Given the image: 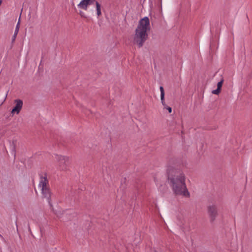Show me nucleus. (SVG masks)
Listing matches in <instances>:
<instances>
[{
    "label": "nucleus",
    "mask_w": 252,
    "mask_h": 252,
    "mask_svg": "<svg viewBox=\"0 0 252 252\" xmlns=\"http://www.w3.org/2000/svg\"><path fill=\"white\" fill-rule=\"evenodd\" d=\"M55 160L57 161H60V160H61L62 159V156H59L58 155H55Z\"/></svg>",
    "instance_id": "9d476101"
},
{
    "label": "nucleus",
    "mask_w": 252,
    "mask_h": 252,
    "mask_svg": "<svg viewBox=\"0 0 252 252\" xmlns=\"http://www.w3.org/2000/svg\"><path fill=\"white\" fill-rule=\"evenodd\" d=\"M164 108L166 109L169 113H171L172 112V108L170 107H168L167 105L164 107Z\"/></svg>",
    "instance_id": "9b49d317"
},
{
    "label": "nucleus",
    "mask_w": 252,
    "mask_h": 252,
    "mask_svg": "<svg viewBox=\"0 0 252 252\" xmlns=\"http://www.w3.org/2000/svg\"><path fill=\"white\" fill-rule=\"evenodd\" d=\"M168 180L174 192L178 195L189 198L190 193L186 185V178L184 174L176 168L169 165L167 169Z\"/></svg>",
    "instance_id": "f257e3e1"
},
{
    "label": "nucleus",
    "mask_w": 252,
    "mask_h": 252,
    "mask_svg": "<svg viewBox=\"0 0 252 252\" xmlns=\"http://www.w3.org/2000/svg\"><path fill=\"white\" fill-rule=\"evenodd\" d=\"M14 106L11 111V114L14 115L15 114H18L23 105V102L21 99H16L14 100Z\"/></svg>",
    "instance_id": "423d86ee"
},
{
    "label": "nucleus",
    "mask_w": 252,
    "mask_h": 252,
    "mask_svg": "<svg viewBox=\"0 0 252 252\" xmlns=\"http://www.w3.org/2000/svg\"><path fill=\"white\" fill-rule=\"evenodd\" d=\"M38 188L41 191L42 198L46 199L49 203H50L51 191L48 184V181L46 176L40 177Z\"/></svg>",
    "instance_id": "7ed1b4c3"
},
{
    "label": "nucleus",
    "mask_w": 252,
    "mask_h": 252,
    "mask_svg": "<svg viewBox=\"0 0 252 252\" xmlns=\"http://www.w3.org/2000/svg\"><path fill=\"white\" fill-rule=\"evenodd\" d=\"M150 30L151 26L148 17H145L141 19L139 21L135 30L134 43L137 44L139 47L142 46L148 38V33Z\"/></svg>",
    "instance_id": "f03ea898"
},
{
    "label": "nucleus",
    "mask_w": 252,
    "mask_h": 252,
    "mask_svg": "<svg viewBox=\"0 0 252 252\" xmlns=\"http://www.w3.org/2000/svg\"><path fill=\"white\" fill-rule=\"evenodd\" d=\"M80 14L81 15V17H85L84 15V13L82 12H80Z\"/></svg>",
    "instance_id": "f8f14e48"
},
{
    "label": "nucleus",
    "mask_w": 252,
    "mask_h": 252,
    "mask_svg": "<svg viewBox=\"0 0 252 252\" xmlns=\"http://www.w3.org/2000/svg\"><path fill=\"white\" fill-rule=\"evenodd\" d=\"M95 4L97 16H99L101 14L100 4L95 0H82L77 5L79 9L84 10H87L89 7Z\"/></svg>",
    "instance_id": "20e7f679"
},
{
    "label": "nucleus",
    "mask_w": 252,
    "mask_h": 252,
    "mask_svg": "<svg viewBox=\"0 0 252 252\" xmlns=\"http://www.w3.org/2000/svg\"><path fill=\"white\" fill-rule=\"evenodd\" d=\"M223 82V79L222 78L221 80L217 84V89L216 90H213L212 91V94H219L220 93Z\"/></svg>",
    "instance_id": "0eeeda50"
},
{
    "label": "nucleus",
    "mask_w": 252,
    "mask_h": 252,
    "mask_svg": "<svg viewBox=\"0 0 252 252\" xmlns=\"http://www.w3.org/2000/svg\"><path fill=\"white\" fill-rule=\"evenodd\" d=\"M160 91V99L162 104L164 106V107L166 106L164 101V91L163 87L160 86L159 88Z\"/></svg>",
    "instance_id": "6e6552de"
},
{
    "label": "nucleus",
    "mask_w": 252,
    "mask_h": 252,
    "mask_svg": "<svg viewBox=\"0 0 252 252\" xmlns=\"http://www.w3.org/2000/svg\"><path fill=\"white\" fill-rule=\"evenodd\" d=\"M1 3H2V0H0V5L1 4Z\"/></svg>",
    "instance_id": "ddd939ff"
},
{
    "label": "nucleus",
    "mask_w": 252,
    "mask_h": 252,
    "mask_svg": "<svg viewBox=\"0 0 252 252\" xmlns=\"http://www.w3.org/2000/svg\"><path fill=\"white\" fill-rule=\"evenodd\" d=\"M208 213L211 221H214L218 215L217 206L215 205H209L208 207Z\"/></svg>",
    "instance_id": "39448f33"
},
{
    "label": "nucleus",
    "mask_w": 252,
    "mask_h": 252,
    "mask_svg": "<svg viewBox=\"0 0 252 252\" xmlns=\"http://www.w3.org/2000/svg\"><path fill=\"white\" fill-rule=\"evenodd\" d=\"M19 27H20V19H19V21L18 23L17 24L15 30V32L14 33V35L12 37V42H14L15 40L16 37L18 33L19 30Z\"/></svg>",
    "instance_id": "1a4fd4ad"
}]
</instances>
